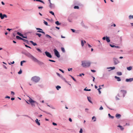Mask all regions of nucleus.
Masks as SVG:
<instances>
[{
  "label": "nucleus",
  "instance_id": "1",
  "mask_svg": "<svg viewBox=\"0 0 133 133\" xmlns=\"http://www.w3.org/2000/svg\"><path fill=\"white\" fill-rule=\"evenodd\" d=\"M81 65L83 67L87 68L89 67L91 65V63L89 61H82L81 62Z\"/></svg>",
  "mask_w": 133,
  "mask_h": 133
},
{
  "label": "nucleus",
  "instance_id": "2",
  "mask_svg": "<svg viewBox=\"0 0 133 133\" xmlns=\"http://www.w3.org/2000/svg\"><path fill=\"white\" fill-rule=\"evenodd\" d=\"M25 55L31 59L32 60L35 62H38V60L32 55L30 53L28 52L25 54Z\"/></svg>",
  "mask_w": 133,
  "mask_h": 133
},
{
  "label": "nucleus",
  "instance_id": "3",
  "mask_svg": "<svg viewBox=\"0 0 133 133\" xmlns=\"http://www.w3.org/2000/svg\"><path fill=\"white\" fill-rule=\"evenodd\" d=\"M127 93L126 91L123 90H121L118 94V96L120 97L123 95V96L124 97L125 94Z\"/></svg>",
  "mask_w": 133,
  "mask_h": 133
},
{
  "label": "nucleus",
  "instance_id": "4",
  "mask_svg": "<svg viewBox=\"0 0 133 133\" xmlns=\"http://www.w3.org/2000/svg\"><path fill=\"white\" fill-rule=\"evenodd\" d=\"M40 79V78L39 77L35 76L32 78L31 80L35 83H37L39 81Z\"/></svg>",
  "mask_w": 133,
  "mask_h": 133
},
{
  "label": "nucleus",
  "instance_id": "5",
  "mask_svg": "<svg viewBox=\"0 0 133 133\" xmlns=\"http://www.w3.org/2000/svg\"><path fill=\"white\" fill-rule=\"evenodd\" d=\"M54 51L55 55L58 57H59L60 56L58 51L56 49H54Z\"/></svg>",
  "mask_w": 133,
  "mask_h": 133
},
{
  "label": "nucleus",
  "instance_id": "6",
  "mask_svg": "<svg viewBox=\"0 0 133 133\" xmlns=\"http://www.w3.org/2000/svg\"><path fill=\"white\" fill-rule=\"evenodd\" d=\"M7 16L5 14H3L2 13H0V17L1 19H3L4 17L7 18Z\"/></svg>",
  "mask_w": 133,
  "mask_h": 133
},
{
  "label": "nucleus",
  "instance_id": "7",
  "mask_svg": "<svg viewBox=\"0 0 133 133\" xmlns=\"http://www.w3.org/2000/svg\"><path fill=\"white\" fill-rule=\"evenodd\" d=\"M28 101L30 102V103H32V102H35V103L36 104L38 105V103L37 102L34 101L32 99H31L30 97H29V99L28 100Z\"/></svg>",
  "mask_w": 133,
  "mask_h": 133
},
{
  "label": "nucleus",
  "instance_id": "8",
  "mask_svg": "<svg viewBox=\"0 0 133 133\" xmlns=\"http://www.w3.org/2000/svg\"><path fill=\"white\" fill-rule=\"evenodd\" d=\"M45 53L46 55L48 57L50 58L52 57V56L51 54L48 52L46 51L45 52Z\"/></svg>",
  "mask_w": 133,
  "mask_h": 133
},
{
  "label": "nucleus",
  "instance_id": "9",
  "mask_svg": "<svg viewBox=\"0 0 133 133\" xmlns=\"http://www.w3.org/2000/svg\"><path fill=\"white\" fill-rule=\"evenodd\" d=\"M113 59L115 64H117L119 63V62L117 59L115 58H114Z\"/></svg>",
  "mask_w": 133,
  "mask_h": 133
},
{
  "label": "nucleus",
  "instance_id": "10",
  "mask_svg": "<svg viewBox=\"0 0 133 133\" xmlns=\"http://www.w3.org/2000/svg\"><path fill=\"white\" fill-rule=\"evenodd\" d=\"M17 34L18 35H19L20 36L22 37L23 38H27V37L26 36H24L23 34H21V33H20L19 32H18L17 33Z\"/></svg>",
  "mask_w": 133,
  "mask_h": 133
},
{
  "label": "nucleus",
  "instance_id": "11",
  "mask_svg": "<svg viewBox=\"0 0 133 133\" xmlns=\"http://www.w3.org/2000/svg\"><path fill=\"white\" fill-rule=\"evenodd\" d=\"M125 81L127 82H131L133 81V77L132 78L126 79L125 80Z\"/></svg>",
  "mask_w": 133,
  "mask_h": 133
},
{
  "label": "nucleus",
  "instance_id": "12",
  "mask_svg": "<svg viewBox=\"0 0 133 133\" xmlns=\"http://www.w3.org/2000/svg\"><path fill=\"white\" fill-rule=\"evenodd\" d=\"M115 78L117 79V80L118 81H121V79L119 77H117L116 76H115Z\"/></svg>",
  "mask_w": 133,
  "mask_h": 133
},
{
  "label": "nucleus",
  "instance_id": "13",
  "mask_svg": "<svg viewBox=\"0 0 133 133\" xmlns=\"http://www.w3.org/2000/svg\"><path fill=\"white\" fill-rule=\"evenodd\" d=\"M121 116V115L119 114H117L116 115V117L118 118H120Z\"/></svg>",
  "mask_w": 133,
  "mask_h": 133
},
{
  "label": "nucleus",
  "instance_id": "14",
  "mask_svg": "<svg viewBox=\"0 0 133 133\" xmlns=\"http://www.w3.org/2000/svg\"><path fill=\"white\" fill-rule=\"evenodd\" d=\"M118 127H119L120 129L121 130H123L124 129V128H123L122 126L120 125H119L118 126H117Z\"/></svg>",
  "mask_w": 133,
  "mask_h": 133
},
{
  "label": "nucleus",
  "instance_id": "15",
  "mask_svg": "<svg viewBox=\"0 0 133 133\" xmlns=\"http://www.w3.org/2000/svg\"><path fill=\"white\" fill-rule=\"evenodd\" d=\"M35 122L38 125H40V123L38 121V120L37 119H36L35 120Z\"/></svg>",
  "mask_w": 133,
  "mask_h": 133
},
{
  "label": "nucleus",
  "instance_id": "16",
  "mask_svg": "<svg viewBox=\"0 0 133 133\" xmlns=\"http://www.w3.org/2000/svg\"><path fill=\"white\" fill-rule=\"evenodd\" d=\"M30 42L34 46H36L37 45L36 43L32 41H30Z\"/></svg>",
  "mask_w": 133,
  "mask_h": 133
},
{
  "label": "nucleus",
  "instance_id": "17",
  "mask_svg": "<svg viewBox=\"0 0 133 133\" xmlns=\"http://www.w3.org/2000/svg\"><path fill=\"white\" fill-rule=\"evenodd\" d=\"M106 40L108 42H109L110 41L109 37H108L107 36H106Z\"/></svg>",
  "mask_w": 133,
  "mask_h": 133
},
{
  "label": "nucleus",
  "instance_id": "18",
  "mask_svg": "<svg viewBox=\"0 0 133 133\" xmlns=\"http://www.w3.org/2000/svg\"><path fill=\"white\" fill-rule=\"evenodd\" d=\"M132 67L131 66H130L129 67H127V69L128 70H130L132 69Z\"/></svg>",
  "mask_w": 133,
  "mask_h": 133
},
{
  "label": "nucleus",
  "instance_id": "19",
  "mask_svg": "<svg viewBox=\"0 0 133 133\" xmlns=\"http://www.w3.org/2000/svg\"><path fill=\"white\" fill-rule=\"evenodd\" d=\"M16 38L17 39L22 40V38L20 37L19 36H16Z\"/></svg>",
  "mask_w": 133,
  "mask_h": 133
},
{
  "label": "nucleus",
  "instance_id": "20",
  "mask_svg": "<svg viewBox=\"0 0 133 133\" xmlns=\"http://www.w3.org/2000/svg\"><path fill=\"white\" fill-rule=\"evenodd\" d=\"M108 116L110 118H111L112 119H113L114 118V117L112 116H111L110 114H108Z\"/></svg>",
  "mask_w": 133,
  "mask_h": 133
},
{
  "label": "nucleus",
  "instance_id": "21",
  "mask_svg": "<svg viewBox=\"0 0 133 133\" xmlns=\"http://www.w3.org/2000/svg\"><path fill=\"white\" fill-rule=\"evenodd\" d=\"M101 89H102V88L101 87H99L98 89H97V90H98L99 94H100L101 93V92L100 90Z\"/></svg>",
  "mask_w": 133,
  "mask_h": 133
},
{
  "label": "nucleus",
  "instance_id": "22",
  "mask_svg": "<svg viewBox=\"0 0 133 133\" xmlns=\"http://www.w3.org/2000/svg\"><path fill=\"white\" fill-rule=\"evenodd\" d=\"M22 40H23L24 42H25L27 43H28V41L26 39L22 38Z\"/></svg>",
  "mask_w": 133,
  "mask_h": 133
},
{
  "label": "nucleus",
  "instance_id": "23",
  "mask_svg": "<svg viewBox=\"0 0 133 133\" xmlns=\"http://www.w3.org/2000/svg\"><path fill=\"white\" fill-rule=\"evenodd\" d=\"M26 61H23L21 62V66L22 65V64L24 62H25Z\"/></svg>",
  "mask_w": 133,
  "mask_h": 133
},
{
  "label": "nucleus",
  "instance_id": "24",
  "mask_svg": "<svg viewBox=\"0 0 133 133\" xmlns=\"http://www.w3.org/2000/svg\"><path fill=\"white\" fill-rule=\"evenodd\" d=\"M56 89L57 90H58L59 89L61 88V87L59 85H57L56 87Z\"/></svg>",
  "mask_w": 133,
  "mask_h": 133
},
{
  "label": "nucleus",
  "instance_id": "25",
  "mask_svg": "<svg viewBox=\"0 0 133 133\" xmlns=\"http://www.w3.org/2000/svg\"><path fill=\"white\" fill-rule=\"evenodd\" d=\"M61 50L63 52H65V49L64 48L62 47L61 48Z\"/></svg>",
  "mask_w": 133,
  "mask_h": 133
},
{
  "label": "nucleus",
  "instance_id": "26",
  "mask_svg": "<svg viewBox=\"0 0 133 133\" xmlns=\"http://www.w3.org/2000/svg\"><path fill=\"white\" fill-rule=\"evenodd\" d=\"M81 44L82 46H83L84 45L83 41V40H82L81 41Z\"/></svg>",
  "mask_w": 133,
  "mask_h": 133
},
{
  "label": "nucleus",
  "instance_id": "27",
  "mask_svg": "<svg viewBox=\"0 0 133 133\" xmlns=\"http://www.w3.org/2000/svg\"><path fill=\"white\" fill-rule=\"evenodd\" d=\"M46 36L48 38H51V36H49V35H48V34H46Z\"/></svg>",
  "mask_w": 133,
  "mask_h": 133
},
{
  "label": "nucleus",
  "instance_id": "28",
  "mask_svg": "<svg viewBox=\"0 0 133 133\" xmlns=\"http://www.w3.org/2000/svg\"><path fill=\"white\" fill-rule=\"evenodd\" d=\"M117 74L118 75H122V74L121 72H117Z\"/></svg>",
  "mask_w": 133,
  "mask_h": 133
},
{
  "label": "nucleus",
  "instance_id": "29",
  "mask_svg": "<svg viewBox=\"0 0 133 133\" xmlns=\"http://www.w3.org/2000/svg\"><path fill=\"white\" fill-rule=\"evenodd\" d=\"M55 24H56L57 25H59L60 24V23H59V22L58 21H56L55 22Z\"/></svg>",
  "mask_w": 133,
  "mask_h": 133
},
{
  "label": "nucleus",
  "instance_id": "30",
  "mask_svg": "<svg viewBox=\"0 0 133 133\" xmlns=\"http://www.w3.org/2000/svg\"><path fill=\"white\" fill-rule=\"evenodd\" d=\"M129 18L130 19H133V15H130L129 16Z\"/></svg>",
  "mask_w": 133,
  "mask_h": 133
},
{
  "label": "nucleus",
  "instance_id": "31",
  "mask_svg": "<svg viewBox=\"0 0 133 133\" xmlns=\"http://www.w3.org/2000/svg\"><path fill=\"white\" fill-rule=\"evenodd\" d=\"M94 119V122H95L96 121V118L95 116H93L92 118V119Z\"/></svg>",
  "mask_w": 133,
  "mask_h": 133
},
{
  "label": "nucleus",
  "instance_id": "32",
  "mask_svg": "<svg viewBox=\"0 0 133 133\" xmlns=\"http://www.w3.org/2000/svg\"><path fill=\"white\" fill-rule=\"evenodd\" d=\"M36 1H37L40 2H41L43 3L44 4V3L43 1H42V0H36Z\"/></svg>",
  "mask_w": 133,
  "mask_h": 133
},
{
  "label": "nucleus",
  "instance_id": "33",
  "mask_svg": "<svg viewBox=\"0 0 133 133\" xmlns=\"http://www.w3.org/2000/svg\"><path fill=\"white\" fill-rule=\"evenodd\" d=\"M87 88V87H86L84 89V90L85 91H91L90 89H86Z\"/></svg>",
  "mask_w": 133,
  "mask_h": 133
},
{
  "label": "nucleus",
  "instance_id": "34",
  "mask_svg": "<svg viewBox=\"0 0 133 133\" xmlns=\"http://www.w3.org/2000/svg\"><path fill=\"white\" fill-rule=\"evenodd\" d=\"M36 35L38 36L39 37H40L41 36V34L38 33H36Z\"/></svg>",
  "mask_w": 133,
  "mask_h": 133
},
{
  "label": "nucleus",
  "instance_id": "35",
  "mask_svg": "<svg viewBox=\"0 0 133 133\" xmlns=\"http://www.w3.org/2000/svg\"><path fill=\"white\" fill-rule=\"evenodd\" d=\"M34 103H35V102H32V103H31V104L32 107H35V104Z\"/></svg>",
  "mask_w": 133,
  "mask_h": 133
},
{
  "label": "nucleus",
  "instance_id": "36",
  "mask_svg": "<svg viewBox=\"0 0 133 133\" xmlns=\"http://www.w3.org/2000/svg\"><path fill=\"white\" fill-rule=\"evenodd\" d=\"M74 8L75 9H78L79 8V7L78 6H74Z\"/></svg>",
  "mask_w": 133,
  "mask_h": 133
},
{
  "label": "nucleus",
  "instance_id": "37",
  "mask_svg": "<svg viewBox=\"0 0 133 133\" xmlns=\"http://www.w3.org/2000/svg\"><path fill=\"white\" fill-rule=\"evenodd\" d=\"M49 13H50V14H51L52 15H54V12H53L52 11H50L49 12Z\"/></svg>",
  "mask_w": 133,
  "mask_h": 133
},
{
  "label": "nucleus",
  "instance_id": "38",
  "mask_svg": "<svg viewBox=\"0 0 133 133\" xmlns=\"http://www.w3.org/2000/svg\"><path fill=\"white\" fill-rule=\"evenodd\" d=\"M37 50L39 52H42L41 50L37 48H36Z\"/></svg>",
  "mask_w": 133,
  "mask_h": 133
},
{
  "label": "nucleus",
  "instance_id": "39",
  "mask_svg": "<svg viewBox=\"0 0 133 133\" xmlns=\"http://www.w3.org/2000/svg\"><path fill=\"white\" fill-rule=\"evenodd\" d=\"M44 23L46 25H48V23L44 21Z\"/></svg>",
  "mask_w": 133,
  "mask_h": 133
},
{
  "label": "nucleus",
  "instance_id": "40",
  "mask_svg": "<svg viewBox=\"0 0 133 133\" xmlns=\"http://www.w3.org/2000/svg\"><path fill=\"white\" fill-rule=\"evenodd\" d=\"M37 32L42 33L43 34H45V33L44 32L41 31H37Z\"/></svg>",
  "mask_w": 133,
  "mask_h": 133
},
{
  "label": "nucleus",
  "instance_id": "41",
  "mask_svg": "<svg viewBox=\"0 0 133 133\" xmlns=\"http://www.w3.org/2000/svg\"><path fill=\"white\" fill-rule=\"evenodd\" d=\"M109 68H110L111 69V70H113V69H115V67L113 66L112 67H110Z\"/></svg>",
  "mask_w": 133,
  "mask_h": 133
},
{
  "label": "nucleus",
  "instance_id": "42",
  "mask_svg": "<svg viewBox=\"0 0 133 133\" xmlns=\"http://www.w3.org/2000/svg\"><path fill=\"white\" fill-rule=\"evenodd\" d=\"M79 132L80 133H82L83 132V130L82 128H81L79 131Z\"/></svg>",
  "mask_w": 133,
  "mask_h": 133
},
{
  "label": "nucleus",
  "instance_id": "43",
  "mask_svg": "<svg viewBox=\"0 0 133 133\" xmlns=\"http://www.w3.org/2000/svg\"><path fill=\"white\" fill-rule=\"evenodd\" d=\"M22 71L21 70H20L18 72V74H20L22 73Z\"/></svg>",
  "mask_w": 133,
  "mask_h": 133
},
{
  "label": "nucleus",
  "instance_id": "44",
  "mask_svg": "<svg viewBox=\"0 0 133 133\" xmlns=\"http://www.w3.org/2000/svg\"><path fill=\"white\" fill-rule=\"evenodd\" d=\"M70 76L72 78V79L75 81H76V80L73 77H72L71 76V75H70Z\"/></svg>",
  "mask_w": 133,
  "mask_h": 133
},
{
  "label": "nucleus",
  "instance_id": "45",
  "mask_svg": "<svg viewBox=\"0 0 133 133\" xmlns=\"http://www.w3.org/2000/svg\"><path fill=\"white\" fill-rule=\"evenodd\" d=\"M50 3V5H49V6L50 8H51L52 7V4L51 3V2Z\"/></svg>",
  "mask_w": 133,
  "mask_h": 133
},
{
  "label": "nucleus",
  "instance_id": "46",
  "mask_svg": "<svg viewBox=\"0 0 133 133\" xmlns=\"http://www.w3.org/2000/svg\"><path fill=\"white\" fill-rule=\"evenodd\" d=\"M103 107H102V106H101V107L99 108V109L100 110H103Z\"/></svg>",
  "mask_w": 133,
  "mask_h": 133
},
{
  "label": "nucleus",
  "instance_id": "47",
  "mask_svg": "<svg viewBox=\"0 0 133 133\" xmlns=\"http://www.w3.org/2000/svg\"><path fill=\"white\" fill-rule=\"evenodd\" d=\"M49 61L51 62H55V61H54L53 60H51V59H49Z\"/></svg>",
  "mask_w": 133,
  "mask_h": 133
},
{
  "label": "nucleus",
  "instance_id": "48",
  "mask_svg": "<svg viewBox=\"0 0 133 133\" xmlns=\"http://www.w3.org/2000/svg\"><path fill=\"white\" fill-rule=\"evenodd\" d=\"M25 46H26V47L27 48H31L30 46H28V45H25Z\"/></svg>",
  "mask_w": 133,
  "mask_h": 133
},
{
  "label": "nucleus",
  "instance_id": "49",
  "mask_svg": "<svg viewBox=\"0 0 133 133\" xmlns=\"http://www.w3.org/2000/svg\"><path fill=\"white\" fill-rule=\"evenodd\" d=\"M44 112H45L46 113V114H49L50 115H51V114H50V113L48 112H47L46 111H44Z\"/></svg>",
  "mask_w": 133,
  "mask_h": 133
},
{
  "label": "nucleus",
  "instance_id": "50",
  "mask_svg": "<svg viewBox=\"0 0 133 133\" xmlns=\"http://www.w3.org/2000/svg\"><path fill=\"white\" fill-rule=\"evenodd\" d=\"M52 124L54 125H57V124L56 123H55L54 122H53L52 123Z\"/></svg>",
  "mask_w": 133,
  "mask_h": 133
},
{
  "label": "nucleus",
  "instance_id": "51",
  "mask_svg": "<svg viewBox=\"0 0 133 133\" xmlns=\"http://www.w3.org/2000/svg\"><path fill=\"white\" fill-rule=\"evenodd\" d=\"M110 45L111 47H112V48L115 47V46L114 45H112L111 44H110Z\"/></svg>",
  "mask_w": 133,
  "mask_h": 133
},
{
  "label": "nucleus",
  "instance_id": "52",
  "mask_svg": "<svg viewBox=\"0 0 133 133\" xmlns=\"http://www.w3.org/2000/svg\"><path fill=\"white\" fill-rule=\"evenodd\" d=\"M88 101L90 102V103H92V102L91 101H90V99H89V98L88 97Z\"/></svg>",
  "mask_w": 133,
  "mask_h": 133
},
{
  "label": "nucleus",
  "instance_id": "53",
  "mask_svg": "<svg viewBox=\"0 0 133 133\" xmlns=\"http://www.w3.org/2000/svg\"><path fill=\"white\" fill-rule=\"evenodd\" d=\"M82 75L84 76V74L83 73H82V74H79V76H82Z\"/></svg>",
  "mask_w": 133,
  "mask_h": 133
},
{
  "label": "nucleus",
  "instance_id": "54",
  "mask_svg": "<svg viewBox=\"0 0 133 133\" xmlns=\"http://www.w3.org/2000/svg\"><path fill=\"white\" fill-rule=\"evenodd\" d=\"M11 94L12 95H14V93L13 91H11Z\"/></svg>",
  "mask_w": 133,
  "mask_h": 133
},
{
  "label": "nucleus",
  "instance_id": "55",
  "mask_svg": "<svg viewBox=\"0 0 133 133\" xmlns=\"http://www.w3.org/2000/svg\"><path fill=\"white\" fill-rule=\"evenodd\" d=\"M91 71L93 72H96V71L93 70H91Z\"/></svg>",
  "mask_w": 133,
  "mask_h": 133
},
{
  "label": "nucleus",
  "instance_id": "56",
  "mask_svg": "<svg viewBox=\"0 0 133 133\" xmlns=\"http://www.w3.org/2000/svg\"><path fill=\"white\" fill-rule=\"evenodd\" d=\"M59 71H61L63 73H64V71H63V70H62L61 69H59Z\"/></svg>",
  "mask_w": 133,
  "mask_h": 133
},
{
  "label": "nucleus",
  "instance_id": "57",
  "mask_svg": "<svg viewBox=\"0 0 133 133\" xmlns=\"http://www.w3.org/2000/svg\"><path fill=\"white\" fill-rule=\"evenodd\" d=\"M43 8V6H39L38 7V8L39 9H42Z\"/></svg>",
  "mask_w": 133,
  "mask_h": 133
},
{
  "label": "nucleus",
  "instance_id": "58",
  "mask_svg": "<svg viewBox=\"0 0 133 133\" xmlns=\"http://www.w3.org/2000/svg\"><path fill=\"white\" fill-rule=\"evenodd\" d=\"M71 30L73 32H75V30H74L72 29H71Z\"/></svg>",
  "mask_w": 133,
  "mask_h": 133
},
{
  "label": "nucleus",
  "instance_id": "59",
  "mask_svg": "<svg viewBox=\"0 0 133 133\" xmlns=\"http://www.w3.org/2000/svg\"><path fill=\"white\" fill-rule=\"evenodd\" d=\"M5 98H8L9 99V98H10V97L9 96H6V97Z\"/></svg>",
  "mask_w": 133,
  "mask_h": 133
},
{
  "label": "nucleus",
  "instance_id": "60",
  "mask_svg": "<svg viewBox=\"0 0 133 133\" xmlns=\"http://www.w3.org/2000/svg\"><path fill=\"white\" fill-rule=\"evenodd\" d=\"M69 120L71 122L72 121V120L70 118H69Z\"/></svg>",
  "mask_w": 133,
  "mask_h": 133
},
{
  "label": "nucleus",
  "instance_id": "61",
  "mask_svg": "<svg viewBox=\"0 0 133 133\" xmlns=\"http://www.w3.org/2000/svg\"><path fill=\"white\" fill-rule=\"evenodd\" d=\"M11 29H9V28H8L7 29V30H8L9 31H10V30H11Z\"/></svg>",
  "mask_w": 133,
  "mask_h": 133
},
{
  "label": "nucleus",
  "instance_id": "62",
  "mask_svg": "<svg viewBox=\"0 0 133 133\" xmlns=\"http://www.w3.org/2000/svg\"><path fill=\"white\" fill-rule=\"evenodd\" d=\"M36 29L37 30H42L41 29L39 28H37Z\"/></svg>",
  "mask_w": 133,
  "mask_h": 133
},
{
  "label": "nucleus",
  "instance_id": "63",
  "mask_svg": "<svg viewBox=\"0 0 133 133\" xmlns=\"http://www.w3.org/2000/svg\"><path fill=\"white\" fill-rule=\"evenodd\" d=\"M106 38L105 37H103V38H102V39L103 40H105V39H106Z\"/></svg>",
  "mask_w": 133,
  "mask_h": 133
},
{
  "label": "nucleus",
  "instance_id": "64",
  "mask_svg": "<svg viewBox=\"0 0 133 133\" xmlns=\"http://www.w3.org/2000/svg\"><path fill=\"white\" fill-rule=\"evenodd\" d=\"M88 46L89 48H90V47H91V45H90V44H88Z\"/></svg>",
  "mask_w": 133,
  "mask_h": 133
}]
</instances>
